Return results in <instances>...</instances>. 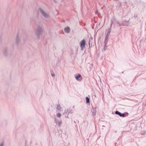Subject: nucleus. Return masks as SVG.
I'll return each mask as SVG.
<instances>
[{
	"instance_id": "obj_1",
	"label": "nucleus",
	"mask_w": 146,
	"mask_h": 146,
	"mask_svg": "<svg viewBox=\"0 0 146 146\" xmlns=\"http://www.w3.org/2000/svg\"><path fill=\"white\" fill-rule=\"evenodd\" d=\"M43 33L42 28L40 27H38L35 30V35L36 36L37 39H39L40 38V35Z\"/></svg>"
},
{
	"instance_id": "obj_2",
	"label": "nucleus",
	"mask_w": 146,
	"mask_h": 146,
	"mask_svg": "<svg viewBox=\"0 0 146 146\" xmlns=\"http://www.w3.org/2000/svg\"><path fill=\"white\" fill-rule=\"evenodd\" d=\"M39 10L42 15L46 18H48L49 17V15L48 13H46L41 8L39 9Z\"/></svg>"
},
{
	"instance_id": "obj_3",
	"label": "nucleus",
	"mask_w": 146,
	"mask_h": 146,
	"mask_svg": "<svg viewBox=\"0 0 146 146\" xmlns=\"http://www.w3.org/2000/svg\"><path fill=\"white\" fill-rule=\"evenodd\" d=\"M86 42L84 39L80 41V46L81 50H83V48L85 47Z\"/></svg>"
},
{
	"instance_id": "obj_4",
	"label": "nucleus",
	"mask_w": 146,
	"mask_h": 146,
	"mask_svg": "<svg viewBox=\"0 0 146 146\" xmlns=\"http://www.w3.org/2000/svg\"><path fill=\"white\" fill-rule=\"evenodd\" d=\"M129 21H125L123 22V26H127L129 25Z\"/></svg>"
},
{
	"instance_id": "obj_5",
	"label": "nucleus",
	"mask_w": 146,
	"mask_h": 146,
	"mask_svg": "<svg viewBox=\"0 0 146 146\" xmlns=\"http://www.w3.org/2000/svg\"><path fill=\"white\" fill-rule=\"evenodd\" d=\"M64 30L67 33H68L70 32V29L68 27H65L64 29Z\"/></svg>"
},
{
	"instance_id": "obj_6",
	"label": "nucleus",
	"mask_w": 146,
	"mask_h": 146,
	"mask_svg": "<svg viewBox=\"0 0 146 146\" xmlns=\"http://www.w3.org/2000/svg\"><path fill=\"white\" fill-rule=\"evenodd\" d=\"M19 41L20 40L19 38L18 35H17L16 38V42L17 44H19Z\"/></svg>"
},
{
	"instance_id": "obj_7",
	"label": "nucleus",
	"mask_w": 146,
	"mask_h": 146,
	"mask_svg": "<svg viewBox=\"0 0 146 146\" xmlns=\"http://www.w3.org/2000/svg\"><path fill=\"white\" fill-rule=\"evenodd\" d=\"M62 108L61 107V106H60V104L57 105L56 109L57 110H58L60 111Z\"/></svg>"
},
{
	"instance_id": "obj_8",
	"label": "nucleus",
	"mask_w": 146,
	"mask_h": 146,
	"mask_svg": "<svg viewBox=\"0 0 146 146\" xmlns=\"http://www.w3.org/2000/svg\"><path fill=\"white\" fill-rule=\"evenodd\" d=\"M92 113L95 115L96 112V108H94L92 110Z\"/></svg>"
},
{
	"instance_id": "obj_9",
	"label": "nucleus",
	"mask_w": 146,
	"mask_h": 146,
	"mask_svg": "<svg viewBox=\"0 0 146 146\" xmlns=\"http://www.w3.org/2000/svg\"><path fill=\"white\" fill-rule=\"evenodd\" d=\"M81 77V75L80 74H79L78 76H76L75 77L76 79L78 80L79 78L80 77Z\"/></svg>"
},
{
	"instance_id": "obj_10",
	"label": "nucleus",
	"mask_w": 146,
	"mask_h": 146,
	"mask_svg": "<svg viewBox=\"0 0 146 146\" xmlns=\"http://www.w3.org/2000/svg\"><path fill=\"white\" fill-rule=\"evenodd\" d=\"M121 113L120 112H119V111H116L115 112V114H117V115H119V116L121 114Z\"/></svg>"
},
{
	"instance_id": "obj_11",
	"label": "nucleus",
	"mask_w": 146,
	"mask_h": 146,
	"mask_svg": "<svg viewBox=\"0 0 146 146\" xmlns=\"http://www.w3.org/2000/svg\"><path fill=\"white\" fill-rule=\"evenodd\" d=\"M61 123L62 122L61 121H59L56 122V125H58V126L60 127V125L61 124Z\"/></svg>"
},
{
	"instance_id": "obj_12",
	"label": "nucleus",
	"mask_w": 146,
	"mask_h": 146,
	"mask_svg": "<svg viewBox=\"0 0 146 146\" xmlns=\"http://www.w3.org/2000/svg\"><path fill=\"white\" fill-rule=\"evenodd\" d=\"M4 53L5 55L6 56L7 53V50L5 49L4 51Z\"/></svg>"
},
{
	"instance_id": "obj_13",
	"label": "nucleus",
	"mask_w": 146,
	"mask_h": 146,
	"mask_svg": "<svg viewBox=\"0 0 146 146\" xmlns=\"http://www.w3.org/2000/svg\"><path fill=\"white\" fill-rule=\"evenodd\" d=\"M86 103H89V102H90L89 99L88 97H86Z\"/></svg>"
},
{
	"instance_id": "obj_14",
	"label": "nucleus",
	"mask_w": 146,
	"mask_h": 146,
	"mask_svg": "<svg viewBox=\"0 0 146 146\" xmlns=\"http://www.w3.org/2000/svg\"><path fill=\"white\" fill-rule=\"evenodd\" d=\"M61 115L60 113H58L56 115L57 117H60Z\"/></svg>"
},
{
	"instance_id": "obj_15",
	"label": "nucleus",
	"mask_w": 146,
	"mask_h": 146,
	"mask_svg": "<svg viewBox=\"0 0 146 146\" xmlns=\"http://www.w3.org/2000/svg\"><path fill=\"white\" fill-rule=\"evenodd\" d=\"M120 116L122 117H125V115L123 113H121Z\"/></svg>"
},
{
	"instance_id": "obj_16",
	"label": "nucleus",
	"mask_w": 146,
	"mask_h": 146,
	"mask_svg": "<svg viewBox=\"0 0 146 146\" xmlns=\"http://www.w3.org/2000/svg\"><path fill=\"white\" fill-rule=\"evenodd\" d=\"M73 112V111L72 110H70L68 112V113H72Z\"/></svg>"
},
{
	"instance_id": "obj_17",
	"label": "nucleus",
	"mask_w": 146,
	"mask_h": 146,
	"mask_svg": "<svg viewBox=\"0 0 146 146\" xmlns=\"http://www.w3.org/2000/svg\"><path fill=\"white\" fill-rule=\"evenodd\" d=\"M4 143H2L0 144V146H3Z\"/></svg>"
},
{
	"instance_id": "obj_18",
	"label": "nucleus",
	"mask_w": 146,
	"mask_h": 146,
	"mask_svg": "<svg viewBox=\"0 0 146 146\" xmlns=\"http://www.w3.org/2000/svg\"><path fill=\"white\" fill-rule=\"evenodd\" d=\"M106 48H107V46H106V45H105L104 46V51H105L106 50Z\"/></svg>"
},
{
	"instance_id": "obj_19",
	"label": "nucleus",
	"mask_w": 146,
	"mask_h": 146,
	"mask_svg": "<svg viewBox=\"0 0 146 146\" xmlns=\"http://www.w3.org/2000/svg\"><path fill=\"white\" fill-rule=\"evenodd\" d=\"M55 75V74L54 73H52L51 74V76L52 77H53Z\"/></svg>"
},
{
	"instance_id": "obj_20",
	"label": "nucleus",
	"mask_w": 146,
	"mask_h": 146,
	"mask_svg": "<svg viewBox=\"0 0 146 146\" xmlns=\"http://www.w3.org/2000/svg\"><path fill=\"white\" fill-rule=\"evenodd\" d=\"M98 12V11H97L96 12V14H97Z\"/></svg>"
}]
</instances>
